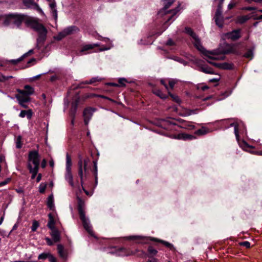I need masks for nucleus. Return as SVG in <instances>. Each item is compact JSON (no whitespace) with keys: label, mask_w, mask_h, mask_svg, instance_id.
<instances>
[{"label":"nucleus","mask_w":262,"mask_h":262,"mask_svg":"<svg viewBox=\"0 0 262 262\" xmlns=\"http://www.w3.org/2000/svg\"><path fill=\"white\" fill-rule=\"evenodd\" d=\"M51 230V235L54 241V243L58 242L60 241V233L59 230L55 227Z\"/></svg>","instance_id":"2eb2a0df"},{"label":"nucleus","mask_w":262,"mask_h":262,"mask_svg":"<svg viewBox=\"0 0 262 262\" xmlns=\"http://www.w3.org/2000/svg\"><path fill=\"white\" fill-rule=\"evenodd\" d=\"M49 256L48 259L50 262H57L56 258L51 253Z\"/></svg>","instance_id":"09e8293b"},{"label":"nucleus","mask_w":262,"mask_h":262,"mask_svg":"<svg viewBox=\"0 0 262 262\" xmlns=\"http://www.w3.org/2000/svg\"><path fill=\"white\" fill-rule=\"evenodd\" d=\"M176 83V82L175 80H169L168 82L169 87L171 89H173Z\"/></svg>","instance_id":"8fccbe9b"},{"label":"nucleus","mask_w":262,"mask_h":262,"mask_svg":"<svg viewBox=\"0 0 262 262\" xmlns=\"http://www.w3.org/2000/svg\"><path fill=\"white\" fill-rule=\"evenodd\" d=\"M24 5L27 8H31L37 10L38 11H41L37 4L35 3L34 0H23Z\"/></svg>","instance_id":"9b49d317"},{"label":"nucleus","mask_w":262,"mask_h":262,"mask_svg":"<svg viewBox=\"0 0 262 262\" xmlns=\"http://www.w3.org/2000/svg\"><path fill=\"white\" fill-rule=\"evenodd\" d=\"M1 66H2V65H0V67H1ZM12 76L6 77L5 76H4L3 75L1 74L0 75V81H1V82L5 81L8 80L9 78H12Z\"/></svg>","instance_id":"de8ad7c7"},{"label":"nucleus","mask_w":262,"mask_h":262,"mask_svg":"<svg viewBox=\"0 0 262 262\" xmlns=\"http://www.w3.org/2000/svg\"><path fill=\"white\" fill-rule=\"evenodd\" d=\"M243 56L247 58L251 59L253 57V52L251 50H248L243 55Z\"/></svg>","instance_id":"a19ab883"},{"label":"nucleus","mask_w":262,"mask_h":262,"mask_svg":"<svg viewBox=\"0 0 262 262\" xmlns=\"http://www.w3.org/2000/svg\"><path fill=\"white\" fill-rule=\"evenodd\" d=\"M78 100H76L75 102L72 103L71 108L70 111V116L72 118L71 123L74 124V118L77 112L78 107Z\"/></svg>","instance_id":"f8f14e48"},{"label":"nucleus","mask_w":262,"mask_h":262,"mask_svg":"<svg viewBox=\"0 0 262 262\" xmlns=\"http://www.w3.org/2000/svg\"><path fill=\"white\" fill-rule=\"evenodd\" d=\"M118 252V255L120 256H127L133 255L132 250L125 248H120Z\"/></svg>","instance_id":"dca6fc26"},{"label":"nucleus","mask_w":262,"mask_h":262,"mask_svg":"<svg viewBox=\"0 0 262 262\" xmlns=\"http://www.w3.org/2000/svg\"><path fill=\"white\" fill-rule=\"evenodd\" d=\"M40 164L39 155L38 151L31 150L29 152L27 160V168L29 165L34 168H39Z\"/></svg>","instance_id":"0eeeda50"},{"label":"nucleus","mask_w":262,"mask_h":262,"mask_svg":"<svg viewBox=\"0 0 262 262\" xmlns=\"http://www.w3.org/2000/svg\"><path fill=\"white\" fill-rule=\"evenodd\" d=\"M18 92V95H28V96H29L27 91H25V90H19L18 89L17 90Z\"/></svg>","instance_id":"3c124183"},{"label":"nucleus","mask_w":262,"mask_h":262,"mask_svg":"<svg viewBox=\"0 0 262 262\" xmlns=\"http://www.w3.org/2000/svg\"><path fill=\"white\" fill-rule=\"evenodd\" d=\"M94 48V46L92 45H86L83 46L80 50L81 52H84L85 51L91 50Z\"/></svg>","instance_id":"4c0bfd02"},{"label":"nucleus","mask_w":262,"mask_h":262,"mask_svg":"<svg viewBox=\"0 0 262 262\" xmlns=\"http://www.w3.org/2000/svg\"><path fill=\"white\" fill-rule=\"evenodd\" d=\"M200 71L206 74H214L213 70L207 66H201L200 67Z\"/></svg>","instance_id":"5701e85b"},{"label":"nucleus","mask_w":262,"mask_h":262,"mask_svg":"<svg viewBox=\"0 0 262 262\" xmlns=\"http://www.w3.org/2000/svg\"><path fill=\"white\" fill-rule=\"evenodd\" d=\"M246 2L249 4H251L252 2H254L256 3H262V0H245Z\"/></svg>","instance_id":"bf43d9fd"},{"label":"nucleus","mask_w":262,"mask_h":262,"mask_svg":"<svg viewBox=\"0 0 262 262\" xmlns=\"http://www.w3.org/2000/svg\"><path fill=\"white\" fill-rule=\"evenodd\" d=\"M47 205L48 207V208L51 210H53L54 208V199L53 195H50L48 198V201Z\"/></svg>","instance_id":"a878e982"},{"label":"nucleus","mask_w":262,"mask_h":262,"mask_svg":"<svg viewBox=\"0 0 262 262\" xmlns=\"http://www.w3.org/2000/svg\"><path fill=\"white\" fill-rule=\"evenodd\" d=\"M160 83H161V84H162L163 85H164V86H165V89H166L167 91H168L169 88H168V85H167L166 83L165 82V80H164V79H161V80H160Z\"/></svg>","instance_id":"13d9d810"},{"label":"nucleus","mask_w":262,"mask_h":262,"mask_svg":"<svg viewBox=\"0 0 262 262\" xmlns=\"http://www.w3.org/2000/svg\"><path fill=\"white\" fill-rule=\"evenodd\" d=\"M127 82V80L125 78H120L118 80V83L119 86H125V82Z\"/></svg>","instance_id":"37998d69"},{"label":"nucleus","mask_w":262,"mask_h":262,"mask_svg":"<svg viewBox=\"0 0 262 262\" xmlns=\"http://www.w3.org/2000/svg\"><path fill=\"white\" fill-rule=\"evenodd\" d=\"M32 116V111L31 110L29 109L28 110H22L19 114V117L21 118H24L25 116L27 117L28 119H30L31 118Z\"/></svg>","instance_id":"4be33fe9"},{"label":"nucleus","mask_w":262,"mask_h":262,"mask_svg":"<svg viewBox=\"0 0 262 262\" xmlns=\"http://www.w3.org/2000/svg\"><path fill=\"white\" fill-rule=\"evenodd\" d=\"M208 63L215 67L219 68L223 70H232L234 68V64L231 63L223 62V63H216L211 61L207 60Z\"/></svg>","instance_id":"9d476101"},{"label":"nucleus","mask_w":262,"mask_h":262,"mask_svg":"<svg viewBox=\"0 0 262 262\" xmlns=\"http://www.w3.org/2000/svg\"><path fill=\"white\" fill-rule=\"evenodd\" d=\"M168 95L176 102L178 103H180L181 102V100L178 96L171 94L170 92H168Z\"/></svg>","instance_id":"c9c22d12"},{"label":"nucleus","mask_w":262,"mask_h":262,"mask_svg":"<svg viewBox=\"0 0 262 262\" xmlns=\"http://www.w3.org/2000/svg\"><path fill=\"white\" fill-rule=\"evenodd\" d=\"M27 168L29 172L31 173V179H34L38 173L39 168H34L29 165V168Z\"/></svg>","instance_id":"bb28decb"},{"label":"nucleus","mask_w":262,"mask_h":262,"mask_svg":"<svg viewBox=\"0 0 262 262\" xmlns=\"http://www.w3.org/2000/svg\"><path fill=\"white\" fill-rule=\"evenodd\" d=\"M220 80L219 78H213L209 80V82L211 83L218 82Z\"/></svg>","instance_id":"e2e57ef3"},{"label":"nucleus","mask_w":262,"mask_h":262,"mask_svg":"<svg viewBox=\"0 0 262 262\" xmlns=\"http://www.w3.org/2000/svg\"><path fill=\"white\" fill-rule=\"evenodd\" d=\"M236 5V4L235 3H230L228 6V8L229 10H231L232 9H233Z\"/></svg>","instance_id":"680f3d73"},{"label":"nucleus","mask_w":262,"mask_h":262,"mask_svg":"<svg viewBox=\"0 0 262 262\" xmlns=\"http://www.w3.org/2000/svg\"><path fill=\"white\" fill-rule=\"evenodd\" d=\"M152 92L161 99H164L167 98L166 94H163L161 90L156 86L152 88Z\"/></svg>","instance_id":"f3484780"},{"label":"nucleus","mask_w":262,"mask_h":262,"mask_svg":"<svg viewBox=\"0 0 262 262\" xmlns=\"http://www.w3.org/2000/svg\"><path fill=\"white\" fill-rule=\"evenodd\" d=\"M101 79L99 77H93L90 81H85L84 83L87 84H93L96 82H100L101 81Z\"/></svg>","instance_id":"473e14b6"},{"label":"nucleus","mask_w":262,"mask_h":262,"mask_svg":"<svg viewBox=\"0 0 262 262\" xmlns=\"http://www.w3.org/2000/svg\"><path fill=\"white\" fill-rule=\"evenodd\" d=\"M16 98L17 99L19 103L27 102L30 100V96L28 95H22L18 94L16 95Z\"/></svg>","instance_id":"b1692460"},{"label":"nucleus","mask_w":262,"mask_h":262,"mask_svg":"<svg viewBox=\"0 0 262 262\" xmlns=\"http://www.w3.org/2000/svg\"><path fill=\"white\" fill-rule=\"evenodd\" d=\"M63 31V33L66 34V36H68L78 32L80 30L75 26H71L65 28Z\"/></svg>","instance_id":"4468645a"},{"label":"nucleus","mask_w":262,"mask_h":262,"mask_svg":"<svg viewBox=\"0 0 262 262\" xmlns=\"http://www.w3.org/2000/svg\"><path fill=\"white\" fill-rule=\"evenodd\" d=\"M26 55H24V56H23L22 57L19 58L18 59H15V60H11L10 61V62L12 63V64H17L18 63H19V62H20L21 61H22L24 58V57Z\"/></svg>","instance_id":"c03bdc74"},{"label":"nucleus","mask_w":262,"mask_h":262,"mask_svg":"<svg viewBox=\"0 0 262 262\" xmlns=\"http://www.w3.org/2000/svg\"><path fill=\"white\" fill-rule=\"evenodd\" d=\"M176 0H165L164 6L163 8L161 9L158 13V15L160 17H162L164 15H166L168 13H171V15L167 18V20L165 22V24L168 21H170L172 18L180 11L179 5L174 9L170 10L168 11L167 9L172 5V4L175 2Z\"/></svg>","instance_id":"423d86ee"},{"label":"nucleus","mask_w":262,"mask_h":262,"mask_svg":"<svg viewBox=\"0 0 262 262\" xmlns=\"http://www.w3.org/2000/svg\"><path fill=\"white\" fill-rule=\"evenodd\" d=\"M66 180L69 182V184L72 187H74L73 182V177L71 170H66V174L65 176Z\"/></svg>","instance_id":"a211bd4d"},{"label":"nucleus","mask_w":262,"mask_h":262,"mask_svg":"<svg viewBox=\"0 0 262 262\" xmlns=\"http://www.w3.org/2000/svg\"><path fill=\"white\" fill-rule=\"evenodd\" d=\"M215 17H223L222 15V10L219 9H216L215 14Z\"/></svg>","instance_id":"864d4df0"},{"label":"nucleus","mask_w":262,"mask_h":262,"mask_svg":"<svg viewBox=\"0 0 262 262\" xmlns=\"http://www.w3.org/2000/svg\"><path fill=\"white\" fill-rule=\"evenodd\" d=\"M56 5L55 2L50 4V7L51 10L56 9Z\"/></svg>","instance_id":"052dcab7"},{"label":"nucleus","mask_w":262,"mask_h":262,"mask_svg":"<svg viewBox=\"0 0 262 262\" xmlns=\"http://www.w3.org/2000/svg\"><path fill=\"white\" fill-rule=\"evenodd\" d=\"M72 165L71 156L67 153L66 155V170H71Z\"/></svg>","instance_id":"cd10ccee"},{"label":"nucleus","mask_w":262,"mask_h":262,"mask_svg":"<svg viewBox=\"0 0 262 262\" xmlns=\"http://www.w3.org/2000/svg\"><path fill=\"white\" fill-rule=\"evenodd\" d=\"M216 24L220 27H222L223 25V17H214Z\"/></svg>","instance_id":"72a5a7b5"},{"label":"nucleus","mask_w":262,"mask_h":262,"mask_svg":"<svg viewBox=\"0 0 262 262\" xmlns=\"http://www.w3.org/2000/svg\"><path fill=\"white\" fill-rule=\"evenodd\" d=\"M50 79L51 81H52V82L54 81H55L57 79V76H56V75H53V76L51 77Z\"/></svg>","instance_id":"0e129e2a"},{"label":"nucleus","mask_w":262,"mask_h":262,"mask_svg":"<svg viewBox=\"0 0 262 262\" xmlns=\"http://www.w3.org/2000/svg\"><path fill=\"white\" fill-rule=\"evenodd\" d=\"M147 251V256L149 257H152V256L156 255L158 253L157 250H156L152 246H149L148 247Z\"/></svg>","instance_id":"c756f323"},{"label":"nucleus","mask_w":262,"mask_h":262,"mask_svg":"<svg viewBox=\"0 0 262 262\" xmlns=\"http://www.w3.org/2000/svg\"><path fill=\"white\" fill-rule=\"evenodd\" d=\"M38 227H39V223L38 222V221H37L36 220L33 221V222L32 223V225L31 227L32 231H33V232L35 231Z\"/></svg>","instance_id":"ea45409f"},{"label":"nucleus","mask_w":262,"mask_h":262,"mask_svg":"<svg viewBox=\"0 0 262 262\" xmlns=\"http://www.w3.org/2000/svg\"><path fill=\"white\" fill-rule=\"evenodd\" d=\"M256 9V7H246L243 8V10H246V11H252V10H255Z\"/></svg>","instance_id":"6e6d98bb"},{"label":"nucleus","mask_w":262,"mask_h":262,"mask_svg":"<svg viewBox=\"0 0 262 262\" xmlns=\"http://www.w3.org/2000/svg\"><path fill=\"white\" fill-rule=\"evenodd\" d=\"M231 126H234V133L236 136V138L237 140L239 139V131H238V124L237 123H232L230 124Z\"/></svg>","instance_id":"7c9ffc66"},{"label":"nucleus","mask_w":262,"mask_h":262,"mask_svg":"<svg viewBox=\"0 0 262 262\" xmlns=\"http://www.w3.org/2000/svg\"><path fill=\"white\" fill-rule=\"evenodd\" d=\"M66 36H67L66 35V34L63 33V31H62L61 32L59 33L56 38L58 40H60Z\"/></svg>","instance_id":"a18cd8bd"},{"label":"nucleus","mask_w":262,"mask_h":262,"mask_svg":"<svg viewBox=\"0 0 262 262\" xmlns=\"http://www.w3.org/2000/svg\"><path fill=\"white\" fill-rule=\"evenodd\" d=\"M77 210L79 216V219L82 222V226L84 229L89 233L91 236H94V232L92 229V227L90 224L89 220L85 216L84 211V202L79 196L77 197Z\"/></svg>","instance_id":"20e7f679"},{"label":"nucleus","mask_w":262,"mask_h":262,"mask_svg":"<svg viewBox=\"0 0 262 262\" xmlns=\"http://www.w3.org/2000/svg\"><path fill=\"white\" fill-rule=\"evenodd\" d=\"M10 181H11V179L10 178H8L4 181L0 182V186H2L5 185H6L7 184L9 183L10 182Z\"/></svg>","instance_id":"5fc2aeb1"},{"label":"nucleus","mask_w":262,"mask_h":262,"mask_svg":"<svg viewBox=\"0 0 262 262\" xmlns=\"http://www.w3.org/2000/svg\"><path fill=\"white\" fill-rule=\"evenodd\" d=\"M250 18L249 15H243L238 16L237 18L236 22L240 24H243Z\"/></svg>","instance_id":"c85d7f7f"},{"label":"nucleus","mask_w":262,"mask_h":262,"mask_svg":"<svg viewBox=\"0 0 262 262\" xmlns=\"http://www.w3.org/2000/svg\"><path fill=\"white\" fill-rule=\"evenodd\" d=\"M25 90L27 91L28 94L30 96V95L33 94L34 89L32 87L30 86L29 85H26L24 86Z\"/></svg>","instance_id":"f704fd0d"},{"label":"nucleus","mask_w":262,"mask_h":262,"mask_svg":"<svg viewBox=\"0 0 262 262\" xmlns=\"http://www.w3.org/2000/svg\"><path fill=\"white\" fill-rule=\"evenodd\" d=\"M133 255L137 257L144 258L147 256V254L143 250L139 249H135L132 250Z\"/></svg>","instance_id":"412c9836"},{"label":"nucleus","mask_w":262,"mask_h":262,"mask_svg":"<svg viewBox=\"0 0 262 262\" xmlns=\"http://www.w3.org/2000/svg\"><path fill=\"white\" fill-rule=\"evenodd\" d=\"M96 111V109L91 107L85 108L83 112V116L84 118V122L87 125L89 120L91 119L93 113Z\"/></svg>","instance_id":"1a4fd4ad"},{"label":"nucleus","mask_w":262,"mask_h":262,"mask_svg":"<svg viewBox=\"0 0 262 262\" xmlns=\"http://www.w3.org/2000/svg\"><path fill=\"white\" fill-rule=\"evenodd\" d=\"M207 132V129L205 127H202L201 128L196 130L195 132V134L201 136L205 135Z\"/></svg>","instance_id":"2f4dec72"},{"label":"nucleus","mask_w":262,"mask_h":262,"mask_svg":"<svg viewBox=\"0 0 262 262\" xmlns=\"http://www.w3.org/2000/svg\"><path fill=\"white\" fill-rule=\"evenodd\" d=\"M93 167L91 169L92 172L93 173V175L95 177V181L96 185L97 184L98 182V176H97V160H94L93 161Z\"/></svg>","instance_id":"6ab92c4d"},{"label":"nucleus","mask_w":262,"mask_h":262,"mask_svg":"<svg viewBox=\"0 0 262 262\" xmlns=\"http://www.w3.org/2000/svg\"><path fill=\"white\" fill-rule=\"evenodd\" d=\"M49 216V222L47 225V226L49 229H52L55 228V221L53 214L50 213L48 214Z\"/></svg>","instance_id":"aec40b11"},{"label":"nucleus","mask_w":262,"mask_h":262,"mask_svg":"<svg viewBox=\"0 0 262 262\" xmlns=\"http://www.w3.org/2000/svg\"><path fill=\"white\" fill-rule=\"evenodd\" d=\"M176 139L183 140H191L195 139V137L192 135H189L186 133H179L175 136Z\"/></svg>","instance_id":"ddd939ff"},{"label":"nucleus","mask_w":262,"mask_h":262,"mask_svg":"<svg viewBox=\"0 0 262 262\" xmlns=\"http://www.w3.org/2000/svg\"><path fill=\"white\" fill-rule=\"evenodd\" d=\"M4 18L3 24L6 26L14 25L19 28L22 23L24 22L27 27L33 29L38 33L36 48L40 50L43 46L47 38L48 31L42 24L38 22L37 19L24 14L13 13L6 15Z\"/></svg>","instance_id":"f257e3e1"},{"label":"nucleus","mask_w":262,"mask_h":262,"mask_svg":"<svg viewBox=\"0 0 262 262\" xmlns=\"http://www.w3.org/2000/svg\"><path fill=\"white\" fill-rule=\"evenodd\" d=\"M91 160L89 157L84 159L81 156L78 157L77 163V173L80 179V184H84V182L89 179L90 174L88 165Z\"/></svg>","instance_id":"f03ea898"},{"label":"nucleus","mask_w":262,"mask_h":262,"mask_svg":"<svg viewBox=\"0 0 262 262\" xmlns=\"http://www.w3.org/2000/svg\"><path fill=\"white\" fill-rule=\"evenodd\" d=\"M241 246L245 247L246 248H249L250 247V243L248 241H245L239 243Z\"/></svg>","instance_id":"49530a36"},{"label":"nucleus","mask_w":262,"mask_h":262,"mask_svg":"<svg viewBox=\"0 0 262 262\" xmlns=\"http://www.w3.org/2000/svg\"><path fill=\"white\" fill-rule=\"evenodd\" d=\"M253 19L254 20H259V19H262V15H260L258 16H253Z\"/></svg>","instance_id":"338daca9"},{"label":"nucleus","mask_w":262,"mask_h":262,"mask_svg":"<svg viewBox=\"0 0 262 262\" xmlns=\"http://www.w3.org/2000/svg\"><path fill=\"white\" fill-rule=\"evenodd\" d=\"M16 143V146L17 148H20L21 147V146H22L21 137L20 136H18L17 137Z\"/></svg>","instance_id":"79ce46f5"},{"label":"nucleus","mask_w":262,"mask_h":262,"mask_svg":"<svg viewBox=\"0 0 262 262\" xmlns=\"http://www.w3.org/2000/svg\"><path fill=\"white\" fill-rule=\"evenodd\" d=\"M158 259L155 258H152L151 259H148L147 262H157Z\"/></svg>","instance_id":"774afa93"},{"label":"nucleus","mask_w":262,"mask_h":262,"mask_svg":"<svg viewBox=\"0 0 262 262\" xmlns=\"http://www.w3.org/2000/svg\"><path fill=\"white\" fill-rule=\"evenodd\" d=\"M125 238L127 240L134 241L138 244H145L148 243L149 241L155 242L162 244L170 250H174V248L171 244L155 237H146L140 235H132L126 236L125 237Z\"/></svg>","instance_id":"39448f33"},{"label":"nucleus","mask_w":262,"mask_h":262,"mask_svg":"<svg viewBox=\"0 0 262 262\" xmlns=\"http://www.w3.org/2000/svg\"><path fill=\"white\" fill-rule=\"evenodd\" d=\"M50 253H42L40 254H39L38 256V259L39 260H45L49 257V255H50Z\"/></svg>","instance_id":"e433bc0d"},{"label":"nucleus","mask_w":262,"mask_h":262,"mask_svg":"<svg viewBox=\"0 0 262 262\" xmlns=\"http://www.w3.org/2000/svg\"><path fill=\"white\" fill-rule=\"evenodd\" d=\"M241 29L234 30L225 34V36L227 38L230 39L232 41L237 40L241 37Z\"/></svg>","instance_id":"6e6552de"},{"label":"nucleus","mask_w":262,"mask_h":262,"mask_svg":"<svg viewBox=\"0 0 262 262\" xmlns=\"http://www.w3.org/2000/svg\"><path fill=\"white\" fill-rule=\"evenodd\" d=\"M185 30V32L193 39L194 46L203 55L206 56L210 59L217 60L219 59L216 55H214L212 52L207 51L205 50V49L201 45L200 38L196 34V33L193 32V30L191 28L186 27Z\"/></svg>","instance_id":"7ed1b4c3"},{"label":"nucleus","mask_w":262,"mask_h":262,"mask_svg":"<svg viewBox=\"0 0 262 262\" xmlns=\"http://www.w3.org/2000/svg\"><path fill=\"white\" fill-rule=\"evenodd\" d=\"M53 16L55 20L57 18V11L56 9L51 10Z\"/></svg>","instance_id":"4d7b16f0"},{"label":"nucleus","mask_w":262,"mask_h":262,"mask_svg":"<svg viewBox=\"0 0 262 262\" xmlns=\"http://www.w3.org/2000/svg\"><path fill=\"white\" fill-rule=\"evenodd\" d=\"M57 250L58 254L61 257L64 258L67 257V254L64 251V247L62 245H58Z\"/></svg>","instance_id":"393cba45"},{"label":"nucleus","mask_w":262,"mask_h":262,"mask_svg":"<svg viewBox=\"0 0 262 262\" xmlns=\"http://www.w3.org/2000/svg\"><path fill=\"white\" fill-rule=\"evenodd\" d=\"M45 240L47 242V245L49 246H52L54 244L53 241L49 237H46Z\"/></svg>","instance_id":"603ef678"},{"label":"nucleus","mask_w":262,"mask_h":262,"mask_svg":"<svg viewBox=\"0 0 262 262\" xmlns=\"http://www.w3.org/2000/svg\"><path fill=\"white\" fill-rule=\"evenodd\" d=\"M47 188V184L41 183L39 187V192L40 193H44Z\"/></svg>","instance_id":"58836bf2"},{"label":"nucleus","mask_w":262,"mask_h":262,"mask_svg":"<svg viewBox=\"0 0 262 262\" xmlns=\"http://www.w3.org/2000/svg\"><path fill=\"white\" fill-rule=\"evenodd\" d=\"M41 173H39L36 178V182H39L40 180H41Z\"/></svg>","instance_id":"69168bd1"}]
</instances>
